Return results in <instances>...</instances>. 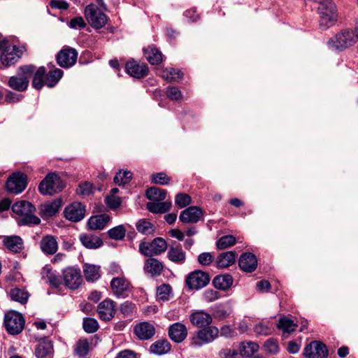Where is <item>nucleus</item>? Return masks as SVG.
<instances>
[{
  "label": "nucleus",
  "instance_id": "16",
  "mask_svg": "<svg viewBox=\"0 0 358 358\" xmlns=\"http://www.w3.org/2000/svg\"><path fill=\"white\" fill-rule=\"evenodd\" d=\"M78 58V52L74 48H68L60 50L57 56V64L63 68L73 66Z\"/></svg>",
  "mask_w": 358,
  "mask_h": 358
},
{
  "label": "nucleus",
  "instance_id": "36",
  "mask_svg": "<svg viewBox=\"0 0 358 358\" xmlns=\"http://www.w3.org/2000/svg\"><path fill=\"white\" fill-rule=\"evenodd\" d=\"M35 353L38 358H52L53 348L51 342L48 341L41 342L37 345Z\"/></svg>",
  "mask_w": 358,
  "mask_h": 358
},
{
  "label": "nucleus",
  "instance_id": "21",
  "mask_svg": "<svg viewBox=\"0 0 358 358\" xmlns=\"http://www.w3.org/2000/svg\"><path fill=\"white\" fill-rule=\"evenodd\" d=\"M203 217L201 208L196 206H190L183 210L179 216L180 220L185 224L196 223Z\"/></svg>",
  "mask_w": 358,
  "mask_h": 358
},
{
  "label": "nucleus",
  "instance_id": "57",
  "mask_svg": "<svg viewBox=\"0 0 358 358\" xmlns=\"http://www.w3.org/2000/svg\"><path fill=\"white\" fill-rule=\"evenodd\" d=\"M167 96L174 101L182 99V95L181 91L178 87L174 86H169L166 90Z\"/></svg>",
  "mask_w": 358,
  "mask_h": 358
},
{
  "label": "nucleus",
  "instance_id": "11",
  "mask_svg": "<svg viewBox=\"0 0 358 358\" xmlns=\"http://www.w3.org/2000/svg\"><path fill=\"white\" fill-rule=\"evenodd\" d=\"M27 176L21 172L13 173L6 183V190L11 194H19L27 187Z\"/></svg>",
  "mask_w": 358,
  "mask_h": 358
},
{
  "label": "nucleus",
  "instance_id": "14",
  "mask_svg": "<svg viewBox=\"0 0 358 358\" xmlns=\"http://www.w3.org/2000/svg\"><path fill=\"white\" fill-rule=\"evenodd\" d=\"M25 50L26 49L24 45L7 47L3 50L0 56L1 64L7 67L15 64Z\"/></svg>",
  "mask_w": 358,
  "mask_h": 358
},
{
  "label": "nucleus",
  "instance_id": "8",
  "mask_svg": "<svg viewBox=\"0 0 358 358\" xmlns=\"http://www.w3.org/2000/svg\"><path fill=\"white\" fill-rule=\"evenodd\" d=\"M167 249V243L162 238H155L151 242H142L139 245V252L144 256L152 257L161 255Z\"/></svg>",
  "mask_w": 358,
  "mask_h": 358
},
{
  "label": "nucleus",
  "instance_id": "41",
  "mask_svg": "<svg viewBox=\"0 0 358 358\" xmlns=\"http://www.w3.org/2000/svg\"><path fill=\"white\" fill-rule=\"evenodd\" d=\"M160 76L169 82H177L182 79L183 74L180 70L166 68L160 71Z\"/></svg>",
  "mask_w": 358,
  "mask_h": 358
},
{
  "label": "nucleus",
  "instance_id": "2",
  "mask_svg": "<svg viewBox=\"0 0 358 358\" xmlns=\"http://www.w3.org/2000/svg\"><path fill=\"white\" fill-rule=\"evenodd\" d=\"M320 16L319 27L322 30H327L334 26L338 19V13L332 0H321L317 8Z\"/></svg>",
  "mask_w": 358,
  "mask_h": 358
},
{
  "label": "nucleus",
  "instance_id": "50",
  "mask_svg": "<svg viewBox=\"0 0 358 358\" xmlns=\"http://www.w3.org/2000/svg\"><path fill=\"white\" fill-rule=\"evenodd\" d=\"M136 227L138 232L145 235L150 234L155 231L153 224L145 220H140Z\"/></svg>",
  "mask_w": 358,
  "mask_h": 358
},
{
  "label": "nucleus",
  "instance_id": "19",
  "mask_svg": "<svg viewBox=\"0 0 358 358\" xmlns=\"http://www.w3.org/2000/svg\"><path fill=\"white\" fill-rule=\"evenodd\" d=\"M115 312V303L109 299H104L97 306L99 317L103 321L111 320L114 317Z\"/></svg>",
  "mask_w": 358,
  "mask_h": 358
},
{
  "label": "nucleus",
  "instance_id": "9",
  "mask_svg": "<svg viewBox=\"0 0 358 358\" xmlns=\"http://www.w3.org/2000/svg\"><path fill=\"white\" fill-rule=\"evenodd\" d=\"M4 325L7 331L12 335L20 334L24 329L23 316L16 311H9L5 315Z\"/></svg>",
  "mask_w": 358,
  "mask_h": 358
},
{
  "label": "nucleus",
  "instance_id": "49",
  "mask_svg": "<svg viewBox=\"0 0 358 358\" xmlns=\"http://www.w3.org/2000/svg\"><path fill=\"white\" fill-rule=\"evenodd\" d=\"M94 187L90 182H83L79 184L76 189V194L81 196H87L94 193Z\"/></svg>",
  "mask_w": 358,
  "mask_h": 358
},
{
  "label": "nucleus",
  "instance_id": "34",
  "mask_svg": "<svg viewBox=\"0 0 358 358\" xmlns=\"http://www.w3.org/2000/svg\"><path fill=\"white\" fill-rule=\"evenodd\" d=\"M41 278L50 285L58 287L61 285V279L52 270L51 267L45 265L41 271Z\"/></svg>",
  "mask_w": 358,
  "mask_h": 358
},
{
  "label": "nucleus",
  "instance_id": "31",
  "mask_svg": "<svg viewBox=\"0 0 358 358\" xmlns=\"http://www.w3.org/2000/svg\"><path fill=\"white\" fill-rule=\"evenodd\" d=\"M83 273L87 282H93L101 278V268L98 265L86 263L83 265Z\"/></svg>",
  "mask_w": 358,
  "mask_h": 358
},
{
  "label": "nucleus",
  "instance_id": "56",
  "mask_svg": "<svg viewBox=\"0 0 358 358\" xmlns=\"http://www.w3.org/2000/svg\"><path fill=\"white\" fill-rule=\"evenodd\" d=\"M170 181V178L164 173L160 172L152 176V182L159 185H167Z\"/></svg>",
  "mask_w": 358,
  "mask_h": 358
},
{
  "label": "nucleus",
  "instance_id": "44",
  "mask_svg": "<svg viewBox=\"0 0 358 358\" xmlns=\"http://www.w3.org/2000/svg\"><path fill=\"white\" fill-rule=\"evenodd\" d=\"M172 294V288L168 284H163L157 289V300L166 301L170 299Z\"/></svg>",
  "mask_w": 358,
  "mask_h": 358
},
{
  "label": "nucleus",
  "instance_id": "40",
  "mask_svg": "<svg viewBox=\"0 0 358 358\" xmlns=\"http://www.w3.org/2000/svg\"><path fill=\"white\" fill-rule=\"evenodd\" d=\"M63 76V71L59 69H54L50 70L45 77V84L52 87L57 85Z\"/></svg>",
  "mask_w": 358,
  "mask_h": 358
},
{
  "label": "nucleus",
  "instance_id": "5",
  "mask_svg": "<svg viewBox=\"0 0 358 358\" xmlns=\"http://www.w3.org/2000/svg\"><path fill=\"white\" fill-rule=\"evenodd\" d=\"M35 67L33 65L21 66L15 76L10 77L8 80V85L12 89L22 92L25 90L29 85V78L34 72Z\"/></svg>",
  "mask_w": 358,
  "mask_h": 358
},
{
  "label": "nucleus",
  "instance_id": "59",
  "mask_svg": "<svg viewBox=\"0 0 358 358\" xmlns=\"http://www.w3.org/2000/svg\"><path fill=\"white\" fill-rule=\"evenodd\" d=\"M198 262L202 266H208L214 260V257L210 252H203L198 256Z\"/></svg>",
  "mask_w": 358,
  "mask_h": 358
},
{
  "label": "nucleus",
  "instance_id": "53",
  "mask_svg": "<svg viewBox=\"0 0 358 358\" xmlns=\"http://www.w3.org/2000/svg\"><path fill=\"white\" fill-rule=\"evenodd\" d=\"M89 343L87 340L78 341L75 346V353L79 357H85L89 352Z\"/></svg>",
  "mask_w": 358,
  "mask_h": 358
},
{
  "label": "nucleus",
  "instance_id": "43",
  "mask_svg": "<svg viewBox=\"0 0 358 358\" xmlns=\"http://www.w3.org/2000/svg\"><path fill=\"white\" fill-rule=\"evenodd\" d=\"M297 325L287 317H280L278 323V328L283 333L290 334L296 329Z\"/></svg>",
  "mask_w": 358,
  "mask_h": 358
},
{
  "label": "nucleus",
  "instance_id": "4",
  "mask_svg": "<svg viewBox=\"0 0 358 358\" xmlns=\"http://www.w3.org/2000/svg\"><path fill=\"white\" fill-rule=\"evenodd\" d=\"M220 329L215 326H208L196 331L190 338V345L201 347L213 342L218 338Z\"/></svg>",
  "mask_w": 358,
  "mask_h": 358
},
{
  "label": "nucleus",
  "instance_id": "33",
  "mask_svg": "<svg viewBox=\"0 0 358 358\" xmlns=\"http://www.w3.org/2000/svg\"><path fill=\"white\" fill-rule=\"evenodd\" d=\"M236 253L234 251H229L221 253L216 259V264L218 268H227L235 263Z\"/></svg>",
  "mask_w": 358,
  "mask_h": 358
},
{
  "label": "nucleus",
  "instance_id": "38",
  "mask_svg": "<svg viewBox=\"0 0 358 358\" xmlns=\"http://www.w3.org/2000/svg\"><path fill=\"white\" fill-rule=\"evenodd\" d=\"M171 348V345L167 340H159L150 345V350L153 354L162 355L168 353Z\"/></svg>",
  "mask_w": 358,
  "mask_h": 358
},
{
  "label": "nucleus",
  "instance_id": "37",
  "mask_svg": "<svg viewBox=\"0 0 358 358\" xmlns=\"http://www.w3.org/2000/svg\"><path fill=\"white\" fill-rule=\"evenodd\" d=\"M82 244L88 249H96L102 245V241L96 236L82 234L80 236Z\"/></svg>",
  "mask_w": 358,
  "mask_h": 358
},
{
  "label": "nucleus",
  "instance_id": "1",
  "mask_svg": "<svg viewBox=\"0 0 358 358\" xmlns=\"http://www.w3.org/2000/svg\"><path fill=\"white\" fill-rule=\"evenodd\" d=\"M166 191L163 189L152 187L146 191L147 198L152 201L147 203V209L153 213H164L171 207V201H164L166 196Z\"/></svg>",
  "mask_w": 358,
  "mask_h": 358
},
{
  "label": "nucleus",
  "instance_id": "61",
  "mask_svg": "<svg viewBox=\"0 0 358 358\" xmlns=\"http://www.w3.org/2000/svg\"><path fill=\"white\" fill-rule=\"evenodd\" d=\"M106 204L112 209L118 208L121 204L120 198L113 195H108L106 198Z\"/></svg>",
  "mask_w": 358,
  "mask_h": 358
},
{
  "label": "nucleus",
  "instance_id": "46",
  "mask_svg": "<svg viewBox=\"0 0 358 358\" xmlns=\"http://www.w3.org/2000/svg\"><path fill=\"white\" fill-rule=\"evenodd\" d=\"M127 229L122 224L116 226L108 231V236L114 240H122L126 234Z\"/></svg>",
  "mask_w": 358,
  "mask_h": 358
},
{
  "label": "nucleus",
  "instance_id": "18",
  "mask_svg": "<svg viewBox=\"0 0 358 358\" xmlns=\"http://www.w3.org/2000/svg\"><path fill=\"white\" fill-rule=\"evenodd\" d=\"M303 354L306 358H327L328 350L322 343L313 341L306 345Z\"/></svg>",
  "mask_w": 358,
  "mask_h": 358
},
{
  "label": "nucleus",
  "instance_id": "23",
  "mask_svg": "<svg viewBox=\"0 0 358 358\" xmlns=\"http://www.w3.org/2000/svg\"><path fill=\"white\" fill-rule=\"evenodd\" d=\"M169 336L175 343L182 342L187 336V329L181 322H175L169 327Z\"/></svg>",
  "mask_w": 358,
  "mask_h": 358
},
{
  "label": "nucleus",
  "instance_id": "13",
  "mask_svg": "<svg viewBox=\"0 0 358 358\" xmlns=\"http://www.w3.org/2000/svg\"><path fill=\"white\" fill-rule=\"evenodd\" d=\"M210 281L207 273L200 270L191 272L186 278V285L191 289H199L206 287Z\"/></svg>",
  "mask_w": 358,
  "mask_h": 358
},
{
  "label": "nucleus",
  "instance_id": "20",
  "mask_svg": "<svg viewBox=\"0 0 358 358\" xmlns=\"http://www.w3.org/2000/svg\"><path fill=\"white\" fill-rule=\"evenodd\" d=\"M127 73L135 78H141L147 76L148 67L144 63H139L135 60L129 61L125 66Z\"/></svg>",
  "mask_w": 358,
  "mask_h": 358
},
{
  "label": "nucleus",
  "instance_id": "52",
  "mask_svg": "<svg viewBox=\"0 0 358 358\" xmlns=\"http://www.w3.org/2000/svg\"><path fill=\"white\" fill-rule=\"evenodd\" d=\"M236 243V238L232 235L222 236L217 242V247L220 250L226 249Z\"/></svg>",
  "mask_w": 358,
  "mask_h": 358
},
{
  "label": "nucleus",
  "instance_id": "51",
  "mask_svg": "<svg viewBox=\"0 0 358 358\" xmlns=\"http://www.w3.org/2000/svg\"><path fill=\"white\" fill-rule=\"evenodd\" d=\"M83 329L85 332L92 334L96 332L99 327L97 320L92 317H85L83 322Z\"/></svg>",
  "mask_w": 358,
  "mask_h": 358
},
{
  "label": "nucleus",
  "instance_id": "32",
  "mask_svg": "<svg viewBox=\"0 0 358 358\" xmlns=\"http://www.w3.org/2000/svg\"><path fill=\"white\" fill-rule=\"evenodd\" d=\"M110 221V216L107 214H100L92 216L87 222L89 228L92 230H101Z\"/></svg>",
  "mask_w": 358,
  "mask_h": 358
},
{
  "label": "nucleus",
  "instance_id": "48",
  "mask_svg": "<svg viewBox=\"0 0 358 358\" xmlns=\"http://www.w3.org/2000/svg\"><path fill=\"white\" fill-rule=\"evenodd\" d=\"M254 331L258 335L268 336L272 333L273 325L269 322H261L255 325Z\"/></svg>",
  "mask_w": 358,
  "mask_h": 358
},
{
  "label": "nucleus",
  "instance_id": "10",
  "mask_svg": "<svg viewBox=\"0 0 358 358\" xmlns=\"http://www.w3.org/2000/svg\"><path fill=\"white\" fill-rule=\"evenodd\" d=\"M85 16L94 29H101L107 23V16L101 12L96 5L91 3L86 6L85 9Z\"/></svg>",
  "mask_w": 358,
  "mask_h": 358
},
{
  "label": "nucleus",
  "instance_id": "24",
  "mask_svg": "<svg viewBox=\"0 0 358 358\" xmlns=\"http://www.w3.org/2000/svg\"><path fill=\"white\" fill-rule=\"evenodd\" d=\"M62 205V199H56L52 201L45 202L40 206V215L43 219L54 216Z\"/></svg>",
  "mask_w": 358,
  "mask_h": 358
},
{
  "label": "nucleus",
  "instance_id": "29",
  "mask_svg": "<svg viewBox=\"0 0 358 358\" xmlns=\"http://www.w3.org/2000/svg\"><path fill=\"white\" fill-rule=\"evenodd\" d=\"M40 248L46 255H53L58 250V243L55 236L47 235L43 236L40 241Z\"/></svg>",
  "mask_w": 358,
  "mask_h": 358
},
{
  "label": "nucleus",
  "instance_id": "42",
  "mask_svg": "<svg viewBox=\"0 0 358 358\" xmlns=\"http://www.w3.org/2000/svg\"><path fill=\"white\" fill-rule=\"evenodd\" d=\"M10 296L12 300L24 304L27 303L29 294L24 289L15 287L10 289Z\"/></svg>",
  "mask_w": 358,
  "mask_h": 358
},
{
  "label": "nucleus",
  "instance_id": "27",
  "mask_svg": "<svg viewBox=\"0 0 358 358\" xmlns=\"http://www.w3.org/2000/svg\"><path fill=\"white\" fill-rule=\"evenodd\" d=\"M238 264L241 270L251 273L257 268V259L254 254L245 252L240 257Z\"/></svg>",
  "mask_w": 358,
  "mask_h": 358
},
{
  "label": "nucleus",
  "instance_id": "12",
  "mask_svg": "<svg viewBox=\"0 0 358 358\" xmlns=\"http://www.w3.org/2000/svg\"><path fill=\"white\" fill-rule=\"evenodd\" d=\"M62 276L65 285L70 289H78L83 282L81 271L78 268L70 266L63 269Z\"/></svg>",
  "mask_w": 358,
  "mask_h": 358
},
{
  "label": "nucleus",
  "instance_id": "6",
  "mask_svg": "<svg viewBox=\"0 0 358 358\" xmlns=\"http://www.w3.org/2000/svg\"><path fill=\"white\" fill-rule=\"evenodd\" d=\"M356 42L357 38L355 36L354 31L344 29L330 38L327 42V45L329 48L331 50L341 51L353 45Z\"/></svg>",
  "mask_w": 358,
  "mask_h": 358
},
{
  "label": "nucleus",
  "instance_id": "62",
  "mask_svg": "<svg viewBox=\"0 0 358 358\" xmlns=\"http://www.w3.org/2000/svg\"><path fill=\"white\" fill-rule=\"evenodd\" d=\"M108 274L113 275L114 277L116 276H124L123 275V271L120 267V265L112 263L108 268Z\"/></svg>",
  "mask_w": 358,
  "mask_h": 358
},
{
  "label": "nucleus",
  "instance_id": "58",
  "mask_svg": "<svg viewBox=\"0 0 358 358\" xmlns=\"http://www.w3.org/2000/svg\"><path fill=\"white\" fill-rule=\"evenodd\" d=\"M265 350L271 354H276L279 350L278 343L273 338L268 339L264 345Z\"/></svg>",
  "mask_w": 358,
  "mask_h": 358
},
{
  "label": "nucleus",
  "instance_id": "30",
  "mask_svg": "<svg viewBox=\"0 0 358 358\" xmlns=\"http://www.w3.org/2000/svg\"><path fill=\"white\" fill-rule=\"evenodd\" d=\"M3 243L7 249L15 253L21 252L24 249V242L18 236H6Z\"/></svg>",
  "mask_w": 358,
  "mask_h": 358
},
{
  "label": "nucleus",
  "instance_id": "22",
  "mask_svg": "<svg viewBox=\"0 0 358 358\" xmlns=\"http://www.w3.org/2000/svg\"><path fill=\"white\" fill-rule=\"evenodd\" d=\"M134 333L140 340H148L155 335V328L150 322H142L135 325Z\"/></svg>",
  "mask_w": 358,
  "mask_h": 358
},
{
  "label": "nucleus",
  "instance_id": "3",
  "mask_svg": "<svg viewBox=\"0 0 358 358\" xmlns=\"http://www.w3.org/2000/svg\"><path fill=\"white\" fill-rule=\"evenodd\" d=\"M14 213L21 217L20 222L24 225L38 224L41 220L34 215L36 208L34 205L27 201L15 202L11 207Z\"/></svg>",
  "mask_w": 358,
  "mask_h": 358
},
{
  "label": "nucleus",
  "instance_id": "7",
  "mask_svg": "<svg viewBox=\"0 0 358 358\" xmlns=\"http://www.w3.org/2000/svg\"><path fill=\"white\" fill-rule=\"evenodd\" d=\"M64 187V183L55 173H48L40 182L39 192L43 195H53L61 192Z\"/></svg>",
  "mask_w": 358,
  "mask_h": 358
},
{
  "label": "nucleus",
  "instance_id": "15",
  "mask_svg": "<svg viewBox=\"0 0 358 358\" xmlns=\"http://www.w3.org/2000/svg\"><path fill=\"white\" fill-rule=\"evenodd\" d=\"M110 288L114 295L118 298L126 297L130 290L131 283L124 276L113 277L110 281Z\"/></svg>",
  "mask_w": 358,
  "mask_h": 358
},
{
  "label": "nucleus",
  "instance_id": "47",
  "mask_svg": "<svg viewBox=\"0 0 358 358\" xmlns=\"http://www.w3.org/2000/svg\"><path fill=\"white\" fill-rule=\"evenodd\" d=\"M132 178V173L129 171L120 170L114 177V182L120 186L130 182Z\"/></svg>",
  "mask_w": 358,
  "mask_h": 358
},
{
  "label": "nucleus",
  "instance_id": "63",
  "mask_svg": "<svg viewBox=\"0 0 358 358\" xmlns=\"http://www.w3.org/2000/svg\"><path fill=\"white\" fill-rule=\"evenodd\" d=\"M220 334L221 336H224L225 338H232L236 335V331L230 326L224 325L221 327Z\"/></svg>",
  "mask_w": 358,
  "mask_h": 358
},
{
  "label": "nucleus",
  "instance_id": "54",
  "mask_svg": "<svg viewBox=\"0 0 358 358\" xmlns=\"http://www.w3.org/2000/svg\"><path fill=\"white\" fill-rule=\"evenodd\" d=\"M259 350V345L254 342H248L243 344L241 354L245 357H250Z\"/></svg>",
  "mask_w": 358,
  "mask_h": 358
},
{
  "label": "nucleus",
  "instance_id": "25",
  "mask_svg": "<svg viewBox=\"0 0 358 358\" xmlns=\"http://www.w3.org/2000/svg\"><path fill=\"white\" fill-rule=\"evenodd\" d=\"M189 320L194 326L198 328H203L210 326L213 322V318L209 313L203 310H196L190 314Z\"/></svg>",
  "mask_w": 358,
  "mask_h": 358
},
{
  "label": "nucleus",
  "instance_id": "17",
  "mask_svg": "<svg viewBox=\"0 0 358 358\" xmlns=\"http://www.w3.org/2000/svg\"><path fill=\"white\" fill-rule=\"evenodd\" d=\"M64 215L71 222H79L85 217V208L80 202H73L65 208Z\"/></svg>",
  "mask_w": 358,
  "mask_h": 358
},
{
  "label": "nucleus",
  "instance_id": "39",
  "mask_svg": "<svg viewBox=\"0 0 358 358\" xmlns=\"http://www.w3.org/2000/svg\"><path fill=\"white\" fill-rule=\"evenodd\" d=\"M215 288L220 290L228 289L233 284V278L229 274L216 276L213 280Z\"/></svg>",
  "mask_w": 358,
  "mask_h": 358
},
{
  "label": "nucleus",
  "instance_id": "60",
  "mask_svg": "<svg viewBox=\"0 0 358 358\" xmlns=\"http://www.w3.org/2000/svg\"><path fill=\"white\" fill-rule=\"evenodd\" d=\"M69 26L71 29H81L85 27L86 23L85 22L84 19L79 16L72 18L69 22Z\"/></svg>",
  "mask_w": 358,
  "mask_h": 358
},
{
  "label": "nucleus",
  "instance_id": "45",
  "mask_svg": "<svg viewBox=\"0 0 358 358\" xmlns=\"http://www.w3.org/2000/svg\"><path fill=\"white\" fill-rule=\"evenodd\" d=\"M45 69L43 66L39 67L34 75L32 85L34 87L40 90L45 84Z\"/></svg>",
  "mask_w": 358,
  "mask_h": 358
},
{
  "label": "nucleus",
  "instance_id": "28",
  "mask_svg": "<svg viewBox=\"0 0 358 358\" xmlns=\"http://www.w3.org/2000/svg\"><path fill=\"white\" fill-rule=\"evenodd\" d=\"M168 259L178 264H182L186 259V254L182 250V246L179 243H173L171 245L167 252Z\"/></svg>",
  "mask_w": 358,
  "mask_h": 358
},
{
  "label": "nucleus",
  "instance_id": "35",
  "mask_svg": "<svg viewBox=\"0 0 358 358\" xmlns=\"http://www.w3.org/2000/svg\"><path fill=\"white\" fill-rule=\"evenodd\" d=\"M144 56L152 65L159 64L162 61V52L155 47L149 46L143 49Z\"/></svg>",
  "mask_w": 358,
  "mask_h": 358
},
{
  "label": "nucleus",
  "instance_id": "26",
  "mask_svg": "<svg viewBox=\"0 0 358 358\" xmlns=\"http://www.w3.org/2000/svg\"><path fill=\"white\" fill-rule=\"evenodd\" d=\"M164 268L163 264L155 258L147 259L145 261L143 270L145 273L152 278H155L161 275Z\"/></svg>",
  "mask_w": 358,
  "mask_h": 358
},
{
  "label": "nucleus",
  "instance_id": "55",
  "mask_svg": "<svg viewBox=\"0 0 358 358\" xmlns=\"http://www.w3.org/2000/svg\"><path fill=\"white\" fill-rule=\"evenodd\" d=\"M191 201V197L188 194L183 193L178 194L175 199L176 204L181 208L190 204Z\"/></svg>",
  "mask_w": 358,
  "mask_h": 358
},
{
  "label": "nucleus",
  "instance_id": "64",
  "mask_svg": "<svg viewBox=\"0 0 358 358\" xmlns=\"http://www.w3.org/2000/svg\"><path fill=\"white\" fill-rule=\"evenodd\" d=\"M50 6L52 8H57L60 10H66L69 7V4L66 1L63 0H51Z\"/></svg>",
  "mask_w": 358,
  "mask_h": 358
}]
</instances>
